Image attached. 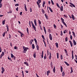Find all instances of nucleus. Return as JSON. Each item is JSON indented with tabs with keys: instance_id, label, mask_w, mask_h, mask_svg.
Instances as JSON below:
<instances>
[{
	"instance_id": "nucleus-27",
	"label": "nucleus",
	"mask_w": 77,
	"mask_h": 77,
	"mask_svg": "<svg viewBox=\"0 0 77 77\" xmlns=\"http://www.w3.org/2000/svg\"><path fill=\"white\" fill-rule=\"evenodd\" d=\"M45 16L46 18V19H47L48 20V16H47V14H45Z\"/></svg>"
},
{
	"instance_id": "nucleus-56",
	"label": "nucleus",
	"mask_w": 77,
	"mask_h": 77,
	"mask_svg": "<svg viewBox=\"0 0 77 77\" xmlns=\"http://www.w3.org/2000/svg\"><path fill=\"white\" fill-rule=\"evenodd\" d=\"M70 38L71 40H72V35H70Z\"/></svg>"
},
{
	"instance_id": "nucleus-45",
	"label": "nucleus",
	"mask_w": 77,
	"mask_h": 77,
	"mask_svg": "<svg viewBox=\"0 0 77 77\" xmlns=\"http://www.w3.org/2000/svg\"><path fill=\"white\" fill-rule=\"evenodd\" d=\"M56 5H57V6L59 8H60V7L59 6V4L57 3H56Z\"/></svg>"
},
{
	"instance_id": "nucleus-7",
	"label": "nucleus",
	"mask_w": 77,
	"mask_h": 77,
	"mask_svg": "<svg viewBox=\"0 0 77 77\" xmlns=\"http://www.w3.org/2000/svg\"><path fill=\"white\" fill-rule=\"evenodd\" d=\"M18 32L21 34L20 36H21V38H22V37H23V36H24V34H23L22 33H21V32H20L19 31H18Z\"/></svg>"
},
{
	"instance_id": "nucleus-19",
	"label": "nucleus",
	"mask_w": 77,
	"mask_h": 77,
	"mask_svg": "<svg viewBox=\"0 0 77 77\" xmlns=\"http://www.w3.org/2000/svg\"><path fill=\"white\" fill-rule=\"evenodd\" d=\"M73 42L74 44V45H76V42H75V40H74V39L73 40Z\"/></svg>"
},
{
	"instance_id": "nucleus-64",
	"label": "nucleus",
	"mask_w": 77,
	"mask_h": 77,
	"mask_svg": "<svg viewBox=\"0 0 77 77\" xmlns=\"http://www.w3.org/2000/svg\"><path fill=\"white\" fill-rule=\"evenodd\" d=\"M64 17H66V18H67V15H65V14L64 15Z\"/></svg>"
},
{
	"instance_id": "nucleus-55",
	"label": "nucleus",
	"mask_w": 77,
	"mask_h": 77,
	"mask_svg": "<svg viewBox=\"0 0 77 77\" xmlns=\"http://www.w3.org/2000/svg\"><path fill=\"white\" fill-rule=\"evenodd\" d=\"M51 67L53 66V63H52V62H51V63H50Z\"/></svg>"
},
{
	"instance_id": "nucleus-35",
	"label": "nucleus",
	"mask_w": 77,
	"mask_h": 77,
	"mask_svg": "<svg viewBox=\"0 0 77 77\" xmlns=\"http://www.w3.org/2000/svg\"><path fill=\"white\" fill-rule=\"evenodd\" d=\"M26 30L28 34H29V29H28V28H26Z\"/></svg>"
},
{
	"instance_id": "nucleus-46",
	"label": "nucleus",
	"mask_w": 77,
	"mask_h": 77,
	"mask_svg": "<svg viewBox=\"0 0 77 77\" xmlns=\"http://www.w3.org/2000/svg\"><path fill=\"white\" fill-rule=\"evenodd\" d=\"M44 59H47V57L46 56V54H45V55L44 56Z\"/></svg>"
},
{
	"instance_id": "nucleus-14",
	"label": "nucleus",
	"mask_w": 77,
	"mask_h": 77,
	"mask_svg": "<svg viewBox=\"0 0 77 77\" xmlns=\"http://www.w3.org/2000/svg\"><path fill=\"white\" fill-rule=\"evenodd\" d=\"M61 22L62 23L65 22H64V19H63V18H62V17H61Z\"/></svg>"
},
{
	"instance_id": "nucleus-38",
	"label": "nucleus",
	"mask_w": 77,
	"mask_h": 77,
	"mask_svg": "<svg viewBox=\"0 0 77 77\" xmlns=\"http://www.w3.org/2000/svg\"><path fill=\"white\" fill-rule=\"evenodd\" d=\"M8 60H11V62L12 61V60H11V58H10V57H9V56H8Z\"/></svg>"
},
{
	"instance_id": "nucleus-47",
	"label": "nucleus",
	"mask_w": 77,
	"mask_h": 77,
	"mask_svg": "<svg viewBox=\"0 0 77 77\" xmlns=\"http://www.w3.org/2000/svg\"><path fill=\"white\" fill-rule=\"evenodd\" d=\"M22 74L23 77H24V72L23 71H22Z\"/></svg>"
},
{
	"instance_id": "nucleus-4",
	"label": "nucleus",
	"mask_w": 77,
	"mask_h": 77,
	"mask_svg": "<svg viewBox=\"0 0 77 77\" xmlns=\"http://www.w3.org/2000/svg\"><path fill=\"white\" fill-rule=\"evenodd\" d=\"M32 27H33L34 29V30L35 31V32H36V27H35V25H32Z\"/></svg>"
},
{
	"instance_id": "nucleus-2",
	"label": "nucleus",
	"mask_w": 77,
	"mask_h": 77,
	"mask_svg": "<svg viewBox=\"0 0 77 77\" xmlns=\"http://www.w3.org/2000/svg\"><path fill=\"white\" fill-rule=\"evenodd\" d=\"M69 4H70V5H70V6H71V7H72V6L73 7H74V8H75V5H74V4L71 3V2H70Z\"/></svg>"
},
{
	"instance_id": "nucleus-60",
	"label": "nucleus",
	"mask_w": 77,
	"mask_h": 77,
	"mask_svg": "<svg viewBox=\"0 0 77 77\" xmlns=\"http://www.w3.org/2000/svg\"><path fill=\"white\" fill-rule=\"evenodd\" d=\"M19 6V4H16L15 5V6Z\"/></svg>"
},
{
	"instance_id": "nucleus-48",
	"label": "nucleus",
	"mask_w": 77,
	"mask_h": 77,
	"mask_svg": "<svg viewBox=\"0 0 77 77\" xmlns=\"http://www.w3.org/2000/svg\"><path fill=\"white\" fill-rule=\"evenodd\" d=\"M42 37L43 39H45V37H44V36L43 35H42Z\"/></svg>"
},
{
	"instance_id": "nucleus-41",
	"label": "nucleus",
	"mask_w": 77,
	"mask_h": 77,
	"mask_svg": "<svg viewBox=\"0 0 77 77\" xmlns=\"http://www.w3.org/2000/svg\"><path fill=\"white\" fill-rule=\"evenodd\" d=\"M29 25L30 27H31V22H30V21H29Z\"/></svg>"
},
{
	"instance_id": "nucleus-3",
	"label": "nucleus",
	"mask_w": 77,
	"mask_h": 77,
	"mask_svg": "<svg viewBox=\"0 0 77 77\" xmlns=\"http://www.w3.org/2000/svg\"><path fill=\"white\" fill-rule=\"evenodd\" d=\"M2 74L4 72H5V69L3 67L2 68Z\"/></svg>"
},
{
	"instance_id": "nucleus-1",
	"label": "nucleus",
	"mask_w": 77,
	"mask_h": 77,
	"mask_svg": "<svg viewBox=\"0 0 77 77\" xmlns=\"http://www.w3.org/2000/svg\"><path fill=\"white\" fill-rule=\"evenodd\" d=\"M23 53H26L27 50H29V48H26L24 46H23Z\"/></svg>"
},
{
	"instance_id": "nucleus-29",
	"label": "nucleus",
	"mask_w": 77,
	"mask_h": 77,
	"mask_svg": "<svg viewBox=\"0 0 77 77\" xmlns=\"http://www.w3.org/2000/svg\"><path fill=\"white\" fill-rule=\"evenodd\" d=\"M72 33L73 34V35L74 37V38H75V34L74 33V32H73V31H72Z\"/></svg>"
},
{
	"instance_id": "nucleus-62",
	"label": "nucleus",
	"mask_w": 77,
	"mask_h": 77,
	"mask_svg": "<svg viewBox=\"0 0 77 77\" xmlns=\"http://www.w3.org/2000/svg\"><path fill=\"white\" fill-rule=\"evenodd\" d=\"M60 26H61V29H63V26H62V24L60 25Z\"/></svg>"
},
{
	"instance_id": "nucleus-28",
	"label": "nucleus",
	"mask_w": 77,
	"mask_h": 77,
	"mask_svg": "<svg viewBox=\"0 0 77 77\" xmlns=\"http://www.w3.org/2000/svg\"><path fill=\"white\" fill-rule=\"evenodd\" d=\"M60 10L61 11H63V6H61L60 8Z\"/></svg>"
},
{
	"instance_id": "nucleus-13",
	"label": "nucleus",
	"mask_w": 77,
	"mask_h": 77,
	"mask_svg": "<svg viewBox=\"0 0 77 77\" xmlns=\"http://www.w3.org/2000/svg\"><path fill=\"white\" fill-rule=\"evenodd\" d=\"M53 70L54 73H55V72L56 71V68H55L54 66V69H53Z\"/></svg>"
},
{
	"instance_id": "nucleus-49",
	"label": "nucleus",
	"mask_w": 77,
	"mask_h": 77,
	"mask_svg": "<svg viewBox=\"0 0 77 77\" xmlns=\"http://www.w3.org/2000/svg\"><path fill=\"white\" fill-rule=\"evenodd\" d=\"M65 40L66 42H67V41H68V37H66V38Z\"/></svg>"
},
{
	"instance_id": "nucleus-51",
	"label": "nucleus",
	"mask_w": 77,
	"mask_h": 77,
	"mask_svg": "<svg viewBox=\"0 0 77 77\" xmlns=\"http://www.w3.org/2000/svg\"><path fill=\"white\" fill-rule=\"evenodd\" d=\"M72 60L74 59V54H72Z\"/></svg>"
},
{
	"instance_id": "nucleus-36",
	"label": "nucleus",
	"mask_w": 77,
	"mask_h": 77,
	"mask_svg": "<svg viewBox=\"0 0 77 77\" xmlns=\"http://www.w3.org/2000/svg\"><path fill=\"white\" fill-rule=\"evenodd\" d=\"M38 24H40V25H41V21L39 20H38Z\"/></svg>"
},
{
	"instance_id": "nucleus-31",
	"label": "nucleus",
	"mask_w": 77,
	"mask_h": 77,
	"mask_svg": "<svg viewBox=\"0 0 77 77\" xmlns=\"http://www.w3.org/2000/svg\"><path fill=\"white\" fill-rule=\"evenodd\" d=\"M32 49H34L35 48V45H34V44H32Z\"/></svg>"
},
{
	"instance_id": "nucleus-32",
	"label": "nucleus",
	"mask_w": 77,
	"mask_h": 77,
	"mask_svg": "<svg viewBox=\"0 0 77 77\" xmlns=\"http://www.w3.org/2000/svg\"><path fill=\"white\" fill-rule=\"evenodd\" d=\"M65 72H64V71H63L62 73L63 77H64L65 76Z\"/></svg>"
},
{
	"instance_id": "nucleus-57",
	"label": "nucleus",
	"mask_w": 77,
	"mask_h": 77,
	"mask_svg": "<svg viewBox=\"0 0 77 77\" xmlns=\"http://www.w3.org/2000/svg\"><path fill=\"white\" fill-rule=\"evenodd\" d=\"M54 26L55 29H56V25L54 24Z\"/></svg>"
},
{
	"instance_id": "nucleus-43",
	"label": "nucleus",
	"mask_w": 77,
	"mask_h": 77,
	"mask_svg": "<svg viewBox=\"0 0 77 77\" xmlns=\"http://www.w3.org/2000/svg\"><path fill=\"white\" fill-rule=\"evenodd\" d=\"M63 24H64L65 26L66 27H67V25H66V23H65L63 22Z\"/></svg>"
},
{
	"instance_id": "nucleus-63",
	"label": "nucleus",
	"mask_w": 77,
	"mask_h": 77,
	"mask_svg": "<svg viewBox=\"0 0 77 77\" xmlns=\"http://www.w3.org/2000/svg\"><path fill=\"white\" fill-rule=\"evenodd\" d=\"M16 10L17 11H18V7H17L16 8Z\"/></svg>"
},
{
	"instance_id": "nucleus-22",
	"label": "nucleus",
	"mask_w": 77,
	"mask_h": 77,
	"mask_svg": "<svg viewBox=\"0 0 77 77\" xmlns=\"http://www.w3.org/2000/svg\"><path fill=\"white\" fill-rule=\"evenodd\" d=\"M71 71L70 72V74H72V72H73V70H72V67L71 68Z\"/></svg>"
},
{
	"instance_id": "nucleus-17",
	"label": "nucleus",
	"mask_w": 77,
	"mask_h": 77,
	"mask_svg": "<svg viewBox=\"0 0 77 77\" xmlns=\"http://www.w3.org/2000/svg\"><path fill=\"white\" fill-rule=\"evenodd\" d=\"M36 52H34V55H33V56L34 57V58H36Z\"/></svg>"
},
{
	"instance_id": "nucleus-23",
	"label": "nucleus",
	"mask_w": 77,
	"mask_h": 77,
	"mask_svg": "<svg viewBox=\"0 0 77 77\" xmlns=\"http://www.w3.org/2000/svg\"><path fill=\"white\" fill-rule=\"evenodd\" d=\"M60 70L61 72H62V71H63V67H62V66H60Z\"/></svg>"
},
{
	"instance_id": "nucleus-34",
	"label": "nucleus",
	"mask_w": 77,
	"mask_h": 77,
	"mask_svg": "<svg viewBox=\"0 0 77 77\" xmlns=\"http://www.w3.org/2000/svg\"><path fill=\"white\" fill-rule=\"evenodd\" d=\"M57 59H59V53H57Z\"/></svg>"
},
{
	"instance_id": "nucleus-50",
	"label": "nucleus",
	"mask_w": 77,
	"mask_h": 77,
	"mask_svg": "<svg viewBox=\"0 0 77 77\" xmlns=\"http://www.w3.org/2000/svg\"><path fill=\"white\" fill-rule=\"evenodd\" d=\"M51 3H52V5H54V2H53V0H51Z\"/></svg>"
},
{
	"instance_id": "nucleus-58",
	"label": "nucleus",
	"mask_w": 77,
	"mask_h": 77,
	"mask_svg": "<svg viewBox=\"0 0 77 77\" xmlns=\"http://www.w3.org/2000/svg\"><path fill=\"white\" fill-rule=\"evenodd\" d=\"M2 3H0V8H2Z\"/></svg>"
},
{
	"instance_id": "nucleus-53",
	"label": "nucleus",
	"mask_w": 77,
	"mask_h": 77,
	"mask_svg": "<svg viewBox=\"0 0 77 77\" xmlns=\"http://www.w3.org/2000/svg\"><path fill=\"white\" fill-rule=\"evenodd\" d=\"M37 4L38 6V8H41L40 4H38V3Z\"/></svg>"
},
{
	"instance_id": "nucleus-44",
	"label": "nucleus",
	"mask_w": 77,
	"mask_h": 77,
	"mask_svg": "<svg viewBox=\"0 0 77 77\" xmlns=\"http://www.w3.org/2000/svg\"><path fill=\"white\" fill-rule=\"evenodd\" d=\"M60 59L61 60H62V59H63V56H62V55H61L60 56Z\"/></svg>"
},
{
	"instance_id": "nucleus-12",
	"label": "nucleus",
	"mask_w": 77,
	"mask_h": 77,
	"mask_svg": "<svg viewBox=\"0 0 77 77\" xmlns=\"http://www.w3.org/2000/svg\"><path fill=\"white\" fill-rule=\"evenodd\" d=\"M50 73V70H48V71L47 72V74L48 76V75H49V74Z\"/></svg>"
},
{
	"instance_id": "nucleus-11",
	"label": "nucleus",
	"mask_w": 77,
	"mask_h": 77,
	"mask_svg": "<svg viewBox=\"0 0 77 77\" xmlns=\"http://www.w3.org/2000/svg\"><path fill=\"white\" fill-rule=\"evenodd\" d=\"M24 63L26 65V66H29V64H28V63H27V61L25 62H24Z\"/></svg>"
},
{
	"instance_id": "nucleus-39",
	"label": "nucleus",
	"mask_w": 77,
	"mask_h": 77,
	"mask_svg": "<svg viewBox=\"0 0 77 77\" xmlns=\"http://www.w3.org/2000/svg\"><path fill=\"white\" fill-rule=\"evenodd\" d=\"M14 55H13V54H11V58H13V57H14Z\"/></svg>"
},
{
	"instance_id": "nucleus-24",
	"label": "nucleus",
	"mask_w": 77,
	"mask_h": 77,
	"mask_svg": "<svg viewBox=\"0 0 77 77\" xmlns=\"http://www.w3.org/2000/svg\"><path fill=\"white\" fill-rule=\"evenodd\" d=\"M34 41H35V43L36 45H37V40H36V39L35 38H34Z\"/></svg>"
},
{
	"instance_id": "nucleus-5",
	"label": "nucleus",
	"mask_w": 77,
	"mask_h": 77,
	"mask_svg": "<svg viewBox=\"0 0 77 77\" xmlns=\"http://www.w3.org/2000/svg\"><path fill=\"white\" fill-rule=\"evenodd\" d=\"M72 19L73 20H75V17H74L73 14H72Z\"/></svg>"
},
{
	"instance_id": "nucleus-30",
	"label": "nucleus",
	"mask_w": 77,
	"mask_h": 77,
	"mask_svg": "<svg viewBox=\"0 0 77 77\" xmlns=\"http://www.w3.org/2000/svg\"><path fill=\"white\" fill-rule=\"evenodd\" d=\"M49 10L51 12H53V10L51 9L50 7H49Z\"/></svg>"
},
{
	"instance_id": "nucleus-26",
	"label": "nucleus",
	"mask_w": 77,
	"mask_h": 77,
	"mask_svg": "<svg viewBox=\"0 0 77 77\" xmlns=\"http://www.w3.org/2000/svg\"><path fill=\"white\" fill-rule=\"evenodd\" d=\"M36 48H37V50H39V46H38V45H36Z\"/></svg>"
},
{
	"instance_id": "nucleus-16",
	"label": "nucleus",
	"mask_w": 77,
	"mask_h": 77,
	"mask_svg": "<svg viewBox=\"0 0 77 77\" xmlns=\"http://www.w3.org/2000/svg\"><path fill=\"white\" fill-rule=\"evenodd\" d=\"M44 57V51H42V59Z\"/></svg>"
},
{
	"instance_id": "nucleus-61",
	"label": "nucleus",
	"mask_w": 77,
	"mask_h": 77,
	"mask_svg": "<svg viewBox=\"0 0 77 77\" xmlns=\"http://www.w3.org/2000/svg\"><path fill=\"white\" fill-rule=\"evenodd\" d=\"M9 38H10V39H11V35L9 34Z\"/></svg>"
},
{
	"instance_id": "nucleus-15",
	"label": "nucleus",
	"mask_w": 77,
	"mask_h": 77,
	"mask_svg": "<svg viewBox=\"0 0 77 77\" xmlns=\"http://www.w3.org/2000/svg\"><path fill=\"white\" fill-rule=\"evenodd\" d=\"M33 40H30L29 42V43L30 45H32V42H33Z\"/></svg>"
},
{
	"instance_id": "nucleus-6",
	"label": "nucleus",
	"mask_w": 77,
	"mask_h": 77,
	"mask_svg": "<svg viewBox=\"0 0 77 77\" xmlns=\"http://www.w3.org/2000/svg\"><path fill=\"white\" fill-rule=\"evenodd\" d=\"M49 38H50V40H51V41L52 39V36H51V34H49Z\"/></svg>"
},
{
	"instance_id": "nucleus-40",
	"label": "nucleus",
	"mask_w": 77,
	"mask_h": 77,
	"mask_svg": "<svg viewBox=\"0 0 77 77\" xmlns=\"http://www.w3.org/2000/svg\"><path fill=\"white\" fill-rule=\"evenodd\" d=\"M14 50H17V49H18V47L17 46H14Z\"/></svg>"
},
{
	"instance_id": "nucleus-20",
	"label": "nucleus",
	"mask_w": 77,
	"mask_h": 77,
	"mask_svg": "<svg viewBox=\"0 0 77 77\" xmlns=\"http://www.w3.org/2000/svg\"><path fill=\"white\" fill-rule=\"evenodd\" d=\"M69 42L70 43V44L71 45V47H72V42L71 41H69Z\"/></svg>"
},
{
	"instance_id": "nucleus-33",
	"label": "nucleus",
	"mask_w": 77,
	"mask_h": 77,
	"mask_svg": "<svg viewBox=\"0 0 77 77\" xmlns=\"http://www.w3.org/2000/svg\"><path fill=\"white\" fill-rule=\"evenodd\" d=\"M5 20H4L2 21V24L3 25H4V24H5Z\"/></svg>"
},
{
	"instance_id": "nucleus-37",
	"label": "nucleus",
	"mask_w": 77,
	"mask_h": 77,
	"mask_svg": "<svg viewBox=\"0 0 77 77\" xmlns=\"http://www.w3.org/2000/svg\"><path fill=\"white\" fill-rule=\"evenodd\" d=\"M67 30L66 29L64 31L63 33H67Z\"/></svg>"
},
{
	"instance_id": "nucleus-54",
	"label": "nucleus",
	"mask_w": 77,
	"mask_h": 77,
	"mask_svg": "<svg viewBox=\"0 0 77 77\" xmlns=\"http://www.w3.org/2000/svg\"><path fill=\"white\" fill-rule=\"evenodd\" d=\"M29 11H30V12H32V8H30Z\"/></svg>"
},
{
	"instance_id": "nucleus-42",
	"label": "nucleus",
	"mask_w": 77,
	"mask_h": 77,
	"mask_svg": "<svg viewBox=\"0 0 77 77\" xmlns=\"http://www.w3.org/2000/svg\"><path fill=\"white\" fill-rule=\"evenodd\" d=\"M4 54L5 53H4V52H2V54H1V55L3 56H4Z\"/></svg>"
},
{
	"instance_id": "nucleus-52",
	"label": "nucleus",
	"mask_w": 77,
	"mask_h": 77,
	"mask_svg": "<svg viewBox=\"0 0 77 77\" xmlns=\"http://www.w3.org/2000/svg\"><path fill=\"white\" fill-rule=\"evenodd\" d=\"M5 34H6V33L5 32H4L2 35L4 37L5 36Z\"/></svg>"
},
{
	"instance_id": "nucleus-21",
	"label": "nucleus",
	"mask_w": 77,
	"mask_h": 77,
	"mask_svg": "<svg viewBox=\"0 0 77 77\" xmlns=\"http://www.w3.org/2000/svg\"><path fill=\"white\" fill-rule=\"evenodd\" d=\"M55 45L56 46L57 48H58V47H59V44H58V43H57V42L55 43Z\"/></svg>"
},
{
	"instance_id": "nucleus-8",
	"label": "nucleus",
	"mask_w": 77,
	"mask_h": 77,
	"mask_svg": "<svg viewBox=\"0 0 77 77\" xmlns=\"http://www.w3.org/2000/svg\"><path fill=\"white\" fill-rule=\"evenodd\" d=\"M34 23L35 26H37V24L36 23V19L34 20Z\"/></svg>"
},
{
	"instance_id": "nucleus-25",
	"label": "nucleus",
	"mask_w": 77,
	"mask_h": 77,
	"mask_svg": "<svg viewBox=\"0 0 77 77\" xmlns=\"http://www.w3.org/2000/svg\"><path fill=\"white\" fill-rule=\"evenodd\" d=\"M42 12L43 14H45V11L43 8L42 9Z\"/></svg>"
},
{
	"instance_id": "nucleus-9",
	"label": "nucleus",
	"mask_w": 77,
	"mask_h": 77,
	"mask_svg": "<svg viewBox=\"0 0 77 77\" xmlns=\"http://www.w3.org/2000/svg\"><path fill=\"white\" fill-rule=\"evenodd\" d=\"M41 0H38L37 2V4H39V3H41Z\"/></svg>"
},
{
	"instance_id": "nucleus-59",
	"label": "nucleus",
	"mask_w": 77,
	"mask_h": 77,
	"mask_svg": "<svg viewBox=\"0 0 77 77\" xmlns=\"http://www.w3.org/2000/svg\"><path fill=\"white\" fill-rule=\"evenodd\" d=\"M61 35V36H63V32H62V31H61V34H60Z\"/></svg>"
},
{
	"instance_id": "nucleus-10",
	"label": "nucleus",
	"mask_w": 77,
	"mask_h": 77,
	"mask_svg": "<svg viewBox=\"0 0 77 77\" xmlns=\"http://www.w3.org/2000/svg\"><path fill=\"white\" fill-rule=\"evenodd\" d=\"M43 29L45 31V34H47V31H46V29H45V26H43Z\"/></svg>"
},
{
	"instance_id": "nucleus-18",
	"label": "nucleus",
	"mask_w": 77,
	"mask_h": 77,
	"mask_svg": "<svg viewBox=\"0 0 77 77\" xmlns=\"http://www.w3.org/2000/svg\"><path fill=\"white\" fill-rule=\"evenodd\" d=\"M64 62L65 63V64H66V65L67 66H69V64L67 62H66V61H64Z\"/></svg>"
}]
</instances>
